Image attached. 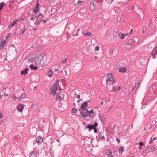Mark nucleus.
Returning <instances> with one entry per match:
<instances>
[{"mask_svg":"<svg viewBox=\"0 0 157 157\" xmlns=\"http://www.w3.org/2000/svg\"><path fill=\"white\" fill-rule=\"evenodd\" d=\"M79 100H80V101H82L83 100V99L82 98H79Z\"/></svg>","mask_w":157,"mask_h":157,"instance_id":"55","label":"nucleus"},{"mask_svg":"<svg viewBox=\"0 0 157 157\" xmlns=\"http://www.w3.org/2000/svg\"><path fill=\"white\" fill-rule=\"evenodd\" d=\"M116 140L118 143H119L120 141V139L118 138H117Z\"/></svg>","mask_w":157,"mask_h":157,"instance_id":"46","label":"nucleus"},{"mask_svg":"<svg viewBox=\"0 0 157 157\" xmlns=\"http://www.w3.org/2000/svg\"><path fill=\"white\" fill-rule=\"evenodd\" d=\"M148 148L150 149L152 152H153L155 150V147L153 146H151L148 147Z\"/></svg>","mask_w":157,"mask_h":157,"instance_id":"27","label":"nucleus"},{"mask_svg":"<svg viewBox=\"0 0 157 157\" xmlns=\"http://www.w3.org/2000/svg\"><path fill=\"white\" fill-rule=\"evenodd\" d=\"M107 157H113V155H109V156H107Z\"/></svg>","mask_w":157,"mask_h":157,"instance_id":"56","label":"nucleus"},{"mask_svg":"<svg viewBox=\"0 0 157 157\" xmlns=\"http://www.w3.org/2000/svg\"><path fill=\"white\" fill-rule=\"evenodd\" d=\"M128 43L130 45H132L134 43V41L133 40H130L128 41Z\"/></svg>","mask_w":157,"mask_h":157,"instance_id":"34","label":"nucleus"},{"mask_svg":"<svg viewBox=\"0 0 157 157\" xmlns=\"http://www.w3.org/2000/svg\"><path fill=\"white\" fill-rule=\"evenodd\" d=\"M67 60V59L66 58L65 59H64L62 61V63L63 64H64L66 63Z\"/></svg>","mask_w":157,"mask_h":157,"instance_id":"40","label":"nucleus"},{"mask_svg":"<svg viewBox=\"0 0 157 157\" xmlns=\"http://www.w3.org/2000/svg\"><path fill=\"white\" fill-rule=\"evenodd\" d=\"M36 17V16L34 17H31V19H30V20H32L33 21V19L35 18Z\"/></svg>","mask_w":157,"mask_h":157,"instance_id":"51","label":"nucleus"},{"mask_svg":"<svg viewBox=\"0 0 157 157\" xmlns=\"http://www.w3.org/2000/svg\"><path fill=\"white\" fill-rule=\"evenodd\" d=\"M124 147L123 146L120 147L118 150L120 154H121L124 151Z\"/></svg>","mask_w":157,"mask_h":157,"instance_id":"16","label":"nucleus"},{"mask_svg":"<svg viewBox=\"0 0 157 157\" xmlns=\"http://www.w3.org/2000/svg\"><path fill=\"white\" fill-rule=\"evenodd\" d=\"M25 97V94L23 93L21 94V95L20 96H18L17 97V99L18 100H20L21 99Z\"/></svg>","mask_w":157,"mask_h":157,"instance_id":"22","label":"nucleus"},{"mask_svg":"<svg viewBox=\"0 0 157 157\" xmlns=\"http://www.w3.org/2000/svg\"><path fill=\"white\" fill-rule=\"evenodd\" d=\"M39 154V152L36 149H34L30 154V157H37Z\"/></svg>","mask_w":157,"mask_h":157,"instance_id":"4","label":"nucleus"},{"mask_svg":"<svg viewBox=\"0 0 157 157\" xmlns=\"http://www.w3.org/2000/svg\"><path fill=\"white\" fill-rule=\"evenodd\" d=\"M2 8H2V7H0V11L2 9Z\"/></svg>","mask_w":157,"mask_h":157,"instance_id":"64","label":"nucleus"},{"mask_svg":"<svg viewBox=\"0 0 157 157\" xmlns=\"http://www.w3.org/2000/svg\"><path fill=\"white\" fill-rule=\"evenodd\" d=\"M39 4L38 2H37V4H36V7H37V8H39Z\"/></svg>","mask_w":157,"mask_h":157,"instance_id":"48","label":"nucleus"},{"mask_svg":"<svg viewBox=\"0 0 157 157\" xmlns=\"http://www.w3.org/2000/svg\"><path fill=\"white\" fill-rule=\"evenodd\" d=\"M59 86V81H58L56 84H54L53 86L51 87V90L50 92L51 94L53 96L55 95L56 93V91Z\"/></svg>","mask_w":157,"mask_h":157,"instance_id":"3","label":"nucleus"},{"mask_svg":"<svg viewBox=\"0 0 157 157\" xmlns=\"http://www.w3.org/2000/svg\"><path fill=\"white\" fill-rule=\"evenodd\" d=\"M139 148L140 149H142V147L140 146L139 147Z\"/></svg>","mask_w":157,"mask_h":157,"instance_id":"60","label":"nucleus"},{"mask_svg":"<svg viewBox=\"0 0 157 157\" xmlns=\"http://www.w3.org/2000/svg\"><path fill=\"white\" fill-rule=\"evenodd\" d=\"M119 36L121 39H123L125 38V35L123 33H120L119 34Z\"/></svg>","mask_w":157,"mask_h":157,"instance_id":"25","label":"nucleus"},{"mask_svg":"<svg viewBox=\"0 0 157 157\" xmlns=\"http://www.w3.org/2000/svg\"><path fill=\"white\" fill-rule=\"evenodd\" d=\"M44 20L43 19V22L44 23H45L46 22V21L47 20V18H46L45 17H44Z\"/></svg>","mask_w":157,"mask_h":157,"instance_id":"42","label":"nucleus"},{"mask_svg":"<svg viewBox=\"0 0 157 157\" xmlns=\"http://www.w3.org/2000/svg\"><path fill=\"white\" fill-rule=\"evenodd\" d=\"M72 111L75 113L77 112V110L75 108H73L72 109Z\"/></svg>","mask_w":157,"mask_h":157,"instance_id":"37","label":"nucleus"},{"mask_svg":"<svg viewBox=\"0 0 157 157\" xmlns=\"http://www.w3.org/2000/svg\"><path fill=\"white\" fill-rule=\"evenodd\" d=\"M44 15H43V14H41V13H40L37 17V18L38 19H40L41 20V21H42L43 20V17H44Z\"/></svg>","mask_w":157,"mask_h":157,"instance_id":"20","label":"nucleus"},{"mask_svg":"<svg viewBox=\"0 0 157 157\" xmlns=\"http://www.w3.org/2000/svg\"><path fill=\"white\" fill-rule=\"evenodd\" d=\"M90 10L92 11H94L95 10V7L94 6V3L93 2H91L90 6Z\"/></svg>","mask_w":157,"mask_h":157,"instance_id":"19","label":"nucleus"},{"mask_svg":"<svg viewBox=\"0 0 157 157\" xmlns=\"http://www.w3.org/2000/svg\"><path fill=\"white\" fill-rule=\"evenodd\" d=\"M36 140L37 143H42L43 141V138L40 136H39L37 137L36 138Z\"/></svg>","mask_w":157,"mask_h":157,"instance_id":"14","label":"nucleus"},{"mask_svg":"<svg viewBox=\"0 0 157 157\" xmlns=\"http://www.w3.org/2000/svg\"><path fill=\"white\" fill-rule=\"evenodd\" d=\"M58 88H59L60 89V90H62V89H61V87H60V86H59Z\"/></svg>","mask_w":157,"mask_h":157,"instance_id":"62","label":"nucleus"},{"mask_svg":"<svg viewBox=\"0 0 157 157\" xmlns=\"http://www.w3.org/2000/svg\"><path fill=\"white\" fill-rule=\"evenodd\" d=\"M0 5L1 6V7L3 8L4 6V3L3 2L1 3L0 4Z\"/></svg>","mask_w":157,"mask_h":157,"instance_id":"44","label":"nucleus"},{"mask_svg":"<svg viewBox=\"0 0 157 157\" xmlns=\"http://www.w3.org/2000/svg\"><path fill=\"white\" fill-rule=\"evenodd\" d=\"M153 141V139H152V138L151 137L150 138V140L149 142V144H151Z\"/></svg>","mask_w":157,"mask_h":157,"instance_id":"41","label":"nucleus"},{"mask_svg":"<svg viewBox=\"0 0 157 157\" xmlns=\"http://www.w3.org/2000/svg\"><path fill=\"white\" fill-rule=\"evenodd\" d=\"M40 55L36 54L35 55L34 57L33 58L28 57V59L29 60V62H34L37 65L40 64V63L41 59H40Z\"/></svg>","mask_w":157,"mask_h":157,"instance_id":"1","label":"nucleus"},{"mask_svg":"<svg viewBox=\"0 0 157 157\" xmlns=\"http://www.w3.org/2000/svg\"><path fill=\"white\" fill-rule=\"evenodd\" d=\"M96 2L98 4L100 5L102 3V0H96Z\"/></svg>","mask_w":157,"mask_h":157,"instance_id":"32","label":"nucleus"},{"mask_svg":"<svg viewBox=\"0 0 157 157\" xmlns=\"http://www.w3.org/2000/svg\"><path fill=\"white\" fill-rule=\"evenodd\" d=\"M80 95H79V94L77 95V98L79 99L80 98Z\"/></svg>","mask_w":157,"mask_h":157,"instance_id":"47","label":"nucleus"},{"mask_svg":"<svg viewBox=\"0 0 157 157\" xmlns=\"http://www.w3.org/2000/svg\"><path fill=\"white\" fill-rule=\"evenodd\" d=\"M24 108V105L22 104H20L18 106L17 109L20 112H21L22 111Z\"/></svg>","mask_w":157,"mask_h":157,"instance_id":"11","label":"nucleus"},{"mask_svg":"<svg viewBox=\"0 0 157 157\" xmlns=\"http://www.w3.org/2000/svg\"><path fill=\"white\" fill-rule=\"evenodd\" d=\"M94 132L95 133H97V128H96V127L94 128Z\"/></svg>","mask_w":157,"mask_h":157,"instance_id":"43","label":"nucleus"},{"mask_svg":"<svg viewBox=\"0 0 157 157\" xmlns=\"http://www.w3.org/2000/svg\"><path fill=\"white\" fill-rule=\"evenodd\" d=\"M126 69L124 67H121L119 69V71L122 72H126Z\"/></svg>","mask_w":157,"mask_h":157,"instance_id":"23","label":"nucleus"},{"mask_svg":"<svg viewBox=\"0 0 157 157\" xmlns=\"http://www.w3.org/2000/svg\"><path fill=\"white\" fill-rule=\"evenodd\" d=\"M65 74H66V75H67V71H65Z\"/></svg>","mask_w":157,"mask_h":157,"instance_id":"58","label":"nucleus"},{"mask_svg":"<svg viewBox=\"0 0 157 157\" xmlns=\"http://www.w3.org/2000/svg\"><path fill=\"white\" fill-rule=\"evenodd\" d=\"M106 81H107L108 83H109L108 82H110V81H115L114 80L112 75L111 74H108L106 77Z\"/></svg>","mask_w":157,"mask_h":157,"instance_id":"7","label":"nucleus"},{"mask_svg":"<svg viewBox=\"0 0 157 157\" xmlns=\"http://www.w3.org/2000/svg\"><path fill=\"white\" fill-rule=\"evenodd\" d=\"M4 94L5 95H6V96H8V94H6L5 93V92H4Z\"/></svg>","mask_w":157,"mask_h":157,"instance_id":"59","label":"nucleus"},{"mask_svg":"<svg viewBox=\"0 0 157 157\" xmlns=\"http://www.w3.org/2000/svg\"><path fill=\"white\" fill-rule=\"evenodd\" d=\"M87 112H88V110L87 109H86L84 111H82L81 113L82 117H86L88 116Z\"/></svg>","mask_w":157,"mask_h":157,"instance_id":"9","label":"nucleus"},{"mask_svg":"<svg viewBox=\"0 0 157 157\" xmlns=\"http://www.w3.org/2000/svg\"><path fill=\"white\" fill-rule=\"evenodd\" d=\"M91 33L89 32H87L86 33H84L83 34L84 36H90L91 35Z\"/></svg>","mask_w":157,"mask_h":157,"instance_id":"30","label":"nucleus"},{"mask_svg":"<svg viewBox=\"0 0 157 157\" xmlns=\"http://www.w3.org/2000/svg\"><path fill=\"white\" fill-rule=\"evenodd\" d=\"M101 104L102 105H103V101H102L101 102Z\"/></svg>","mask_w":157,"mask_h":157,"instance_id":"61","label":"nucleus"},{"mask_svg":"<svg viewBox=\"0 0 157 157\" xmlns=\"http://www.w3.org/2000/svg\"><path fill=\"white\" fill-rule=\"evenodd\" d=\"M13 99H17V97H16V96H13Z\"/></svg>","mask_w":157,"mask_h":157,"instance_id":"50","label":"nucleus"},{"mask_svg":"<svg viewBox=\"0 0 157 157\" xmlns=\"http://www.w3.org/2000/svg\"><path fill=\"white\" fill-rule=\"evenodd\" d=\"M29 67L31 69L36 70L37 69L38 67L36 66H33L32 64H31L29 66Z\"/></svg>","mask_w":157,"mask_h":157,"instance_id":"26","label":"nucleus"},{"mask_svg":"<svg viewBox=\"0 0 157 157\" xmlns=\"http://www.w3.org/2000/svg\"><path fill=\"white\" fill-rule=\"evenodd\" d=\"M54 71L50 70L48 73V75L49 77H52L54 75Z\"/></svg>","mask_w":157,"mask_h":157,"instance_id":"15","label":"nucleus"},{"mask_svg":"<svg viewBox=\"0 0 157 157\" xmlns=\"http://www.w3.org/2000/svg\"><path fill=\"white\" fill-rule=\"evenodd\" d=\"M39 8L36 7L33 11V13L36 14L39 11Z\"/></svg>","mask_w":157,"mask_h":157,"instance_id":"28","label":"nucleus"},{"mask_svg":"<svg viewBox=\"0 0 157 157\" xmlns=\"http://www.w3.org/2000/svg\"><path fill=\"white\" fill-rule=\"evenodd\" d=\"M3 114L2 113H0V118H1L2 117Z\"/></svg>","mask_w":157,"mask_h":157,"instance_id":"49","label":"nucleus"},{"mask_svg":"<svg viewBox=\"0 0 157 157\" xmlns=\"http://www.w3.org/2000/svg\"><path fill=\"white\" fill-rule=\"evenodd\" d=\"M157 138L156 137H154L153 138V140H157Z\"/></svg>","mask_w":157,"mask_h":157,"instance_id":"53","label":"nucleus"},{"mask_svg":"<svg viewBox=\"0 0 157 157\" xmlns=\"http://www.w3.org/2000/svg\"><path fill=\"white\" fill-rule=\"evenodd\" d=\"M152 58L155 59L156 58L157 55V46L151 52Z\"/></svg>","mask_w":157,"mask_h":157,"instance_id":"8","label":"nucleus"},{"mask_svg":"<svg viewBox=\"0 0 157 157\" xmlns=\"http://www.w3.org/2000/svg\"><path fill=\"white\" fill-rule=\"evenodd\" d=\"M139 145L140 146H142L144 145V143L142 142H140L139 143Z\"/></svg>","mask_w":157,"mask_h":157,"instance_id":"45","label":"nucleus"},{"mask_svg":"<svg viewBox=\"0 0 157 157\" xmlns=\"http://www.w3.org/2000/svg\"><path fill=\"white\" fill-rule=\"evenodd\" d=\"M18 21V20H15L14 21H13V23L10 24L9 25V28L10 29H11L13 26L16 23V22Z\"/></svg>","mask_w":157,"mask_h":157,"instance_id":"17","label":"nucleus"},{"mask_svg":"<svg viewBox=\"0 0 157 157\" xmlns=\"http://www.w3.org/2000/svg\"><path fill=\"white\" fill-rule=\"evenodd\" d=\"M98 125V123L97 122H95L94 123V125H88L87 126H85V128H88L89 131V132L91 130L94 129V128L96 127Z\"/></svg>","mask_w":157,"mask_h":157,"instance_id":"6","label":"nucleus"},{"mask_svg":"<svg viewBox=\"0 0 157 157\" xmlns=\"http://www.w3.org/2000/svg\"><path fill=\"white\" fill-rule=\"evenodd\" d=\"M133 31V29H132L131 30V32H130V33H129V34H130L132 33Z\"/></svg>","mask_w":157,"mask_h":157,"instance_id":"54","label":"nucleus"},{"mask_svg":"<svg viewBox=\"0 0 157 157\" xmlns=\"http://www.w3.org/2000/svg\"><path fill=\"white\" fill-rule=\"evenodd\" d=\"M6 44V41L4 40H2L1 41L0 45V48H3L4 46Z\"/></svg>","mask_w":157,"mask_h":157,"instance_id":"13","label":"nucleus"},{"mask_svg":"<svg viewBox=\"0 0 157 157\" xmlns=\"http://www.w3.org/2000/svg\"><path fill=\"white\" fill-rule=\"evenodd\" d=\"M42 21H41V20L40 19H38L37 18L35 22V25H39L40 24V23L42 22Z\"/></svg>","mask_w":157,"mask_h":157,"instance_id":"21","label":"nucleus"},{"mask_svg":"<svg viewBox=\"0 0 157 157\" xmlns=\"http://www.w3.org/2000/svg\"><path fill=\"white\" fill-rule=\"evenodd\" d=\"M110 33L111 31L110 30H107L105 34V36L107 37L109 36L110 35Z\"/></svg>","mask_w":157,"mask_h":157,"instance_id":"29","label":"nucleus"},{"mask_svg":"<svg viewBox=\"0 0 157 157\" xmlns=\"http://www.w3.org/2000/svg\"><path fill=\"white\" fill-rule=\"evenodd\" d=\"M112 109V108H110L108 110V111H107V113H109V111L110 110Z\"/></svg>","mask_w":157,"mask_h":157,"instance_id":"52","label":"nucleus"},{"mask_svg":"<svg viewBox=\"0 0 157 157\" xmlns=\"http://www.w3.org/2000/svg\"><path fill=\"white\" fill-rule=\"evenodd\" d=\"M157 86V82H155V83L150 86L149 88V90H151V89H154L156 88Z\"/></svg>","mask_w":157,"mask_h":157,"instance_id":"10","label":"nucleus"},{"mask_svg":"<svg viewBox=\"0 0 157 157\" xmlns=\"http://www.w3.org/2000/svg\"><path fill=\"white\" fill-rule=\"evenodd\" d=\"M80 100H78V101H77V102L78 103H79V102H80Z\"/></svg>","mask_w":157,"mask_h":157,"instance_id":"63","label":"nucleus"},{"mask_svg":"<svg viewBox=\"0 0 157 157\" xmlns=\"http://www.w3.org/2000/svg\"><path fill=\"white\" fill-rule=\"evenodd\" d=\"M112 152L110 150H107L105 152V155L108 156L112 155Z\"/></svg>","mask_w":157,"mask_h":157,"instance_id":"18","label":"nucleus"},{"mask_svg":"<svg viewBox=\"0 0 157 157\" xmlns=\"http://www.w3.org/2000/svg\"><path fill=\"white\" fill-rule=\"evenodd\" d=\"M100 118H101V121L102 122H104L105 120L104 117V116H101V117H100Z\"/></svg>","mask_w":157,"mask_h":157,"instance_id":"38","label":"nucleus"},{"mask_svg":"<svg viewBox=\"0 0 157 157\" xmlns=\"http://www.w3.org/2000/svg\"><path fill=\"white\" fill-rule=\"evenodd\" d=\"M99 49V47L98 46H97L95 47V48L94 51H98Z\"/></svg>","mask_w":157,"mask_h":157,"instance_id":"36","label":"nucleus"},{"mask_svg":"<svg viewBox=\"0 0 157 157\" xmlns=\"http://www.w3.org/2000/svg\"><path fill=\"white\" fill-rule=\"evenodd\" d=\"M56 100L59 99V100H63L61 96H60L59 93H58L57 94L56 97Z\"/></svg>","mask_w":157,"mask_h":157,"instance_id":"24","label":"nucleus"},{"mask_svg":"<svg viewBox=\"0 0 157 157\" xmlns=\"http://www.w3.org/2000/svg\"><path fill=\"white\" fill-rule=\"evenodd\" d=\"M140 82H140L139 83H136L135 84V86L136 88L138 89L139 88Z\"/></svg>","mask_w":157,"mask_h":157,"instance_id":"31","label":"nucleus"},{"mask_svg":"<svg viewBox=\"0 0 157 157\" xmlns=\"http://www.w3.org/2000/svg\"><path fill=\"white\" fill-rule=\"evenodd\" d=\"M99 136L100 138H102L104 140L105 137L104 136H102L101 133H99Z\"/></svg>","mask_w":157,"mask_h":157,"instance_id":"35","label":"nucleus"},{"mask_svg":"<svg viewBox=\"0 0 157 157\" xmlns=\"http://www.w3.org/2000/svg\"><path fill=\"white\" fill-rule=\"evenodd\" d=\"M29 69L28 68H26L24 70H22L21 71V73L22 75H25L27 74L28 73V71Z\"/></svg>","mask_w":157,"mask_h":157,"instance_id":"12","label":"nucleus"},{"mask_svg":"<svg viewBox=\"0 0 157 157\" xmlns=\"http://www.w3.org/2000/svg\"><path fill=\"white\" fill-rule=\"evenodd\" d=\"M90 101L89 100L88 102H83L81 105V107L79 108V111H81V110H84L88 106V103L90 102Z\"/></svg>","mask_w":157,"mask_h":157,"instance_id":"5","label":"nucleus"},{"mask_svg":"<svg viewBox=\"0 0 157 157\" xmlns=\"http://www.w3.org/2000/svg\"><path fill=\"white\" fill-rule=\"evenodd\" d=\"M84 2L83 1H78V3H77V4L78 5H80V4L82 3H83Z\"/></svg>","mask_w":157,"mask_h":157,"instance_id":"39","label":"nucleus"},{"mask_svg":"<svg viewBox=\"0 0 157 157\" xmlns=\"http://www.w3.org/2000/svg\"><path fill=\"white\" fill-rule=\"evenodd\" d=\"M94 112V110L92 109L90 111H88V112H87L88 114V116L90 115V114L93 113Z\"/></svg>","mask_w":157,"mask_h":157,"instance_id":"33","label":"nucleus"},{"mask_svg":"<svg viewBox=\"0 0 157 157\" xmlns=\"http://www.w3.org/2000/svg\"><path fill=\"white\" fill-rule=\"evenodd\" d=\"M108 83L107 81H106V82L107 86H110L111 85H114V86L112 88V90L111 91H117L120 89V86L118 84L115 85L116 84V83L115 81H110V82H108Z\"/></svg>","mask_w":157,"mask_h":157,"instance_id":"2","label":"nucleus"},{"mask_svg":"<svg viewBox=\"0 0 157 157\" xmlns=\"http://www.w3.org/2000/svg\"><path fill=\"white\" fill-rule=\"evenodd\" d=\"M155 14L156 17L157 18V11L155 12Z\"/></svg>","mask_w":157,"mask_h":157,"instance_id":"57","label":"nucleus"}]
</instances>
